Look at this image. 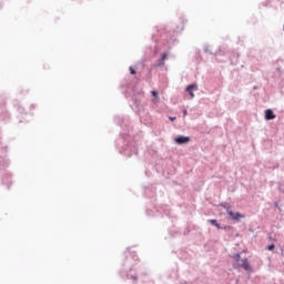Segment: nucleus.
Here are the masks:
<instances>
[{
	"instance_id": "nucleus-3",
	"label": "nucleus",
	"mask_w": 284,
	"mask_h": 284,
	"mask_svg": "<svg viewBox=\"0 0 284 284\" xmlns=\"http://www.w3.org/2000/svg\"><path fill=\"white\" fill-rule=\"evenodd\" d=\"M185 23H187V19L182 16L180 17V26L173 30L170 29V27H155V32L152 34V41H154V43L168 45V48L176 45L179 41L174 38V34H179L185 30Z\"/></svg>"
},
{
	"instance_id": "nucleus-28",
	"label": "nucleus",
	"mask_w": 284,
	"mask_h": 284,
	"mask_svg": "<svg viewBox=\"0 0 284 284\" xmlns=\"http://www.w3.org/2000/svg\"><path fill=\"white\" fill-rule=\"evenodd\" d=\"M191 230L190 227L187 226L185 230H184V236H187V234H190Z\"/></svg>"
},
{
	"instance_id": "nucleus-39",
	"label": "nucleus",
	"mask_w": 284,
	"mask_h": 284,
	"mask_svg": "<svg viewBox=\"0 0 284 284\" xmlns=\"http://www.w3.org/2000/svg\"><path fill=\"white\" fill-rule=\"evenodd\" d=\"M276 168H278V165H277V166H274V170H276Z\"/></svg>"
},
{
	"instance_id": "nucleus-26",
	"label": "nucleus",
	"mask_w": 284,
	"mask_h": 284,
	"mask_svg": "<svg viewBox=\"0 0 284 284\" xmlns=\"http://www.w3.org/2000/svg\"><path fill=\"white\" fill-rule=\"evenodd\" d=\"M172 187H181V184L176 181L171 182Z\"/></svg>"
},
{
	"instance_id": "nucleus-2",
	"label": "nucleus",
	"mask_w": 284,
	"mask_h": 284,
	"mask_svg": "<svg viewBox=\"0 0 284 284\" xmlns=\"http://www.w3.org/2000/svg\"><path fill=\"white\" fill-rule=\"evenodd\" d=\"M146 274V272H141L136 252L128 247L124 252V258L122 260V268L119 271L120 278H122V281H132L133 284H139V276Z\"/></svg>"
},
{
	"instance_id": "nucleus-17",
	"label": "nucleus",
	"mask_w": 284,
	"mask_h": 284,
	"mask_svg": "<svg viewBox=\"0 0 284 284\" xmlns=\"http://www.w3.org/2000/svg\"><path fill=\"white\" fill-rule=\"evenodd\" d=\"M265 250H267V252H273V254H280L278 250H276V244L274 243L268 244Z\"/></svg>"
},
{
	"instance_id": "nucleus-36",
	"label": "nucleus",
	"mask_w": 284,
	"mask_h": 284,
	"mask_svg": "<svg viewBox=\"0 0 284 284\" xmlns=\"http://www.w3.org/2000/svg\"><path fill=\"white\" fill-rule=\"evenodd\" d=\"M159 53V49L155 47L154 54Z\"/></svg>"
},
{
	"instance_id": "nucleus-25",
	"label": "nucleus",
	"mask_w": 284,
	"mask_h": 284,
	"mask_svg": "<svg viewBox=\"0 0 284 284\" xmlns=\"http://www.w3.org/2000/svg\"><path fill=\"white\" fill-rule=\"evenodd\" d=\"M129 72H130V74H132V75L136 74V68L130 67V68H129Z\"/></svg>"
},
{
	"instance_id": "nucleus-7",
	"label": "nucleus",
	"mask_w": 284,
	"mask_h": 284,
	"mask_svg": "<svg viewBox=\"0 0 284 284\" xmlns=\"http://www.w3.org/2000/svg\"><path fill=\"white\" fill-rule=\"evenodd\" d=\"M234 270H244L245 272H253L252 265L250 264V261L247 257L242 260V263H234L233 264Z\"/></svg>"
},
{
	"instance_id": "nucleus-33",
	"label": "nucleus",
	"mask_w": 284,
	"mask_h": 284,
	"mask_svg": "<svg viewBox=\"0 0 284 284\" xmlns=\"http://www.w3.org/2000/svg\"><path fill=\"white\" fill-rule=\"evenodd\" d=\"M19 123H28V120L20 119V120H19Z\"/></svg>"
},
{
	"instance_id": "nucleus-1",
	"label": "nucleus",
	"mask_w": 284,
	"mask_h": 284,
	"mask_svg": "<svg viewBox=\"0 0 284 284\" xmlns=\"http://www.w3.org/2000/svg\"><path fill=\"white\" fill-rule=\"evenodd\" d=\"M114 123L122 129L119 138L115 140L116 150L124 156H132L133 154H139L136 142L132 141V135H130V132L132 130V128L130 126V116L115 115Z\"/></svg>"
},
{
	"instance_id": "nucleus-8",
	"label": "nucleus",
	"mask_w": 284,
	"mask_h": 284,
	"mask_svg": "<svg viewBox=\"0 0 284 284\" xmlns=\"http://www.w3.org/2000/svg\"><path fill=\"white\" fill-rule=\"evenodd\" d=\"M173 141L175 145H187L192 138L190 135H176Z\"/></svg>"
},
{
	"instance_id": "nucleus-38",
	"label": "nucleus",
	"mask_w": 284,
	"mask_h": 284,
	"mask_svg": "<svg viewBox=\"0 0 284 284\" xmlns=\"http://www.w3.org/2000/svg\"><path fill=\"white\" fill-rule=\"evenodd\" d=\"M277 71L281 72V68H277Z\"/></svg>"
},
{
	"instance_id": "nucleus-35",
	"label": "nucleus",
	"mask_w": 284,
	"mask_h": 284,
	"mask_svg": "<svg viewBox=\"0 0 284 284\" xmlns=\"http://www.w3.org/2000/svg\"><path fill=\"white\" fill-rule=\"evenodd\" d=\"M34 108H37V105L36 104H31L30 110H34Z\"/></svg>"
},
{
	"instance_id": "nucleus-20",
	"label": "nucleus",
	"mask_w": 284,
	"mask_h": 284,
	"mask_svg": "<svg viewBox=\"0 0 284 284\" xmlns=\"http://www.w3.org/2000/svg\"><path fill=\"white\" fill-rule=\"evenodd\" d=\"M220 230H224V232H233L234 226H232V225H221Z\"/></svg>"
},
{
	"instance_id": "nucleus-15",
	"label": "nucleus",
	"mask_w": 284,
	"mask_h": 284,
	"mask_svg": "<svg viewBox=\"0 0 284 284\" xmlns=\"http://www.w3.org/2000/svg\"><path fill=\"white\" fill-rule=\"evenodd\" d=\"M13 108L17 110V112H19V114H26L28 115V113L26 112V109L23 106H21V102L16 101L13 103Z\"/></svg>"
},
{
	"instance_id": "nucleus-16",
	"label": "nucleus",
	"mask_w": 284,
	"mask_h": 284,
	"mask_svg": "<svg viewBox=\"0 0 284 284\" xmlns=\"http://www.w3.org/2000/svg\"><path fill=\"white\" fill-rule=\"evenodd\" d=\"M120 88H121L122 94H124V97H128V94H130V84L122 82L120 84Z\"/></svg>"
},
{
	"instance_id": "nucleus-19",
	"label": "nucleus",
	"mask_w": 284,
	"mask_h": 284,
	"mask_svg": "<svg viewBox=\"0 0 284 284\" xmlns=\"http://www.w3.org/2000/svg\"><path fill=\"white\" fill-rule=\"evenodd\" d=\"M220 207H223L226 211V214L232 211V205H230L227 202L220 203Z\"/></svg>"
},
{
	"instance_id": "nucleus-10",
	"label": "nucleus",
	"mask_w": 284,
	"mask_h": 284,
	"mask_svg": "<svg viewBox=\"0 0 284 284\" xmlns=\"http://www.w3.org/2000/svg\"><path fill=\"white\" fill-rule=\"evenodd\" d=\"M227 216L231 221H236V223H239V221H241V219H245V214L241 213V212H234V211H229Z\"/></svg>"
},
{
	"instance_id": "nucleus-11",
	"label": "nucleus",
	"mask_w": 284,
	"mask_h": 284,
	"mask_svg": "<svg viewBox=\"0 0 284 284\" xmlns=\"http://www.w3.org/2000/svg\"><path fill=\"white\" fill-rule=\"evenodd\" d=\"M194 90H199V84H196V82H193L185 87V92H187L191 99H194Z\"/></svg>"
},
{
	"instance_id": "nucleus-22",
	"label": "nucleus",
	"mask_w": 284,
	"mask_h": 284,
	"mask_svg": "<svg viewBox=\"0 0 284 284\" xmlns=\"http://www.w3.org/2000/svg\"><path fill=\"white\" fill-rule=\"evenodd\" d=\"M155 172L158 173V174H164V170H163V166H161V165H156L155 166Z\"/></svg>"
},
{
	"instance_id": "nucleus-34",
	"label": "nucleus",
	"mask_w": 284,
	"mask_h": 284,
	"mask_svg": "<svg viewBox=\"0 0 284 284\" xmlns=\"http://www.w3.org/2000/svg\"><path fill=\"white\" fill-rule=\"evenodd\" d=\"M183 116H187V109L183 110Z\"/></svg>"
},
{
	"instance_id": "nucleus-41",
	"label": "nucleus",
	"mask_w": 284,
	"mask_h": 284,
	"mask_svg": "<svg viewBox=\"0 0 284 284\" xmlns=\"http://www.w3.org/2000/svg\"><path fill=\"white\" fill-rule=\"evenodd\" d=\"M283 31H284V24H283Z\"/></svg>"
},
{
	"instance_id": "nucleus-40",
	"label": "nucleus",
	"mask_w": 284,
	"mask_h": 284,
	"mask_svg": "<svg viewBox=\"0 0 284 284\" xmlns=\"http://www.w3.org/2000/svg\"><path fill=\"white\" fill-rule=\"evenodd\" d=\"M253 90H256V87H254Z\"/></svg>"
},
{
	"instance_id": "nucleus-21",
	"label": "nucleus",
	"mask_w": 284,
	"mask_h": 284,
	"mask_svg": "<svg viewBox=\"0 0 284 284\" xmlns=\"http://www.w3.org/2000/svg\"><path fill=\"white\" fill-rule=\"evenodd\" d=\"M151 95L153 97V101H159V91L156 90L151 91Z\"/></svg>"
},
{
	"instance_id": "nucleus-18",
	"label": "nucleus",
	"mask_w": 284,
	"mask_h": 284,
	"mask_svg": "<svg viewBox=\"0 0 284 284\" xmlns=\"http://www.w3.org/2000/svg\"><path fill=\"white\" fill-rule=\"evenodd\" d=\"M207 223H210V225H212L213 227H216L217 230L221 229V223H219V220L216 219H210L207 220Z\"/></svg>"
},
{
	"instance_id": "nucleus-24",
	"label": "nucleus",
	"mask_w": 284,
	"mask_h": 284,
	"mask_svg": "<svg viewBox=\"0 0 284 284\" xmlns=\"http://www.w3.org/2000/svg\"><path fill=\"white\" fill-rule=\"evenodd\" d=\"M276 185H277V190H278V192H281V193L283 194V192H284L283 183L277 182V183H276Z\"/></svg>"
},
{
	"instance_id": "nucleus-32",
	"label": "nucleus",
	"mask_w": 284,
	"mask_h": 284,
	"mask_svg": "<svg viewBox=\"0 0 284 284\" xmlns=\"http://www.w3.org/2000/svg\"><path fill=\"white\" fill-rule=\"evenodd\" d=\"M281 256H284V248L283 246H280Z\"/></svg>"
},
{
	"instance_id": "nucleus-42",
	"label": "nucleus",
	"mask_w": 284,
	"mask_h": 284,
	"mask_svg": "<svg viewBox=\"0 0 284 284\" xmlns=\"http://www.w3.org/2000/svg\"><path fill=\"white\" fill-rule=\"evenodd\" d=\"M171 236H174V234H172Z\"/></svg>"
},
{
	"instance_id": "nucleus-27",
	"label": "nucleus",
	"mask_w": 284,
	"mask_h": 284,
	"mask_svg": "<svg viewBox=\"0 0 284 284\" xmlns=\"http://www.w3.org/2000/svg\"><path fill=\"white\" fill-rule=\"evenodd\" d=\"M272 0H266V1H264V2H262V6H264L265 8H267V6H270V2H271Z\"/></svg>"
},
{
	"instance_id": "nucleus-37",
	"label": "nucleus",
	"mask_w": 284,
	"mask_h": 284,
	"mask_svg": "<svg viewBox=\"0 0 284 284\" xmlns=\"http://www.w3.org/2000/svg\"><path fill=\"white\" fill-rule=\"evenodd\" d=\"M1 8H3V4L0 3V10H1Z\"/></svg>"
},
{
	"instance_id": "nucleus-29",
	"label": "nucleus",
	"mask_w": 284,
	"mask_h": 284,
	"mask_svg": "<svg viewBox=\"0 0 284 284\" xmlns=\"http://www.w3.org/2000/svg\"><path fill=\"white\" fill-rule=\"evenodd\" d=\"M195 57H199V59H201V50L195 51Z\"/></svg>"
},
{
	"instance_id": "nucleus-30",
	"label": "nucleus",
	"mask_w": 284,
	"mask_h": 284,
	"mask_svg": "<svg viewBox=\"0 0 284 284\" xmlns=\"http://www.w3.org/2000/svg\"><path fill=\"white\" fill-rule=\"evenodd\" d=\"M169 120L174 123V121H176V116H169Z\"/></svg>"
},
{
	"instance_id": "nucleus-5",
	"label": "nucleus",
	"mask_w": 284,
	"mask_h": 284,
	"mask_svg": "<svg viewBox=\"0 0 284 284\" xmlns=\"http://www.w3.org/2000/svg\"><path fill=\"white\" fill-rule=\"evenodd\" d=\"M132 90V104L131 108L138 116H140V122L144 123V125H150V111L148 110V104L143 103L141 99H143V90L136 91L134 88Z\"/></svg>"
},
{
	"instance_id": "nucleus-31",
	"label": "nucleus",
	"mask_w": 284,
	"mask_h": 284,
	"mask_svg": "<svg viewBox=\"0 0 284 284\" xmlns=\"http://www.w3.org/2000/svg\"><path fill=\"white\" fill-rule=\"evenodd\" d=\"M150 74H152V68H148V74H146V77H150Z\"/></svg>"
},
{
	"instance_id": "nucleus-14",
	"label": "nucleus",
	"mask_w": 284,
	"mask_h": 284,
	"mask_svg": "<svg viewBox=\"0 0 284 284\" xmlns=\"http://www.w3.org/2000/svg\"><path fill=\"white\" fill-rule=\"evenodd\" d=\"M204 53L210 54L211 57H219V54H221V50L212 52V50H210V44H205L204 45Z\"/></svg>"
},
{
	"instance_id": "nucleus-23",
	"label": "nucleus",
	"mask_w": 284,
	"mask_h": 284,
	"mask_svg": "<svg viewBox=\"0 0 284 284\" xmlns=\"http://www.w3.org/2000/svg\"><path fill=\"white\" fill-rule=\"evenodd\" d=\"M235 263H240L241 262V252L236 253L234 256H233Z\"/></svg>"
},
{
	"instance_id": "nucleus-12",
	"label": "nucleus",
	"mask_w": 284,
	"mask_h": 284,
	"mask_svg": "<svg viewBox=\"0 0 284 284\" xmlns=\"http://www.w3.org/2000/svg\"><path fill=\"white\" fill-rule=\"evenodd\" d=\"M168 59V52H163L161 54V58L156 60L154 64H152V68H161L162 65H165V60Z\"/></svg>"
},
{
	"instance_id": "nucleus-9",
	"label": "nucleus",
	"mask_w": 284,
	"mask_h": 284,
	"mask_svg": "<svg viewBox=\"0 0 284 284\" xmlns=\"http://www.w3.org/2000/svg\"><path fill=\"white\" fill-rule=\"evenodd\" d=\"M0 121L8 123L10 121V113L6 109V104L0 103Z\"/></svg>"
},
{
	"instance_id": "nucleus-4",
	"label": "nucleus",
	"mask_w": 284,
	"mask_h": 284,
	"mask_svg": "<svg viewBox=\"0 0 284 284\" xmlns=\"http://www.w3.org/2000/svg\"><path fill=\"white\" fill-rule=\"evenodd\" d=\"M154 194L155 190L153 185L144 186V196L151 199L150 202L146 203V216H159V214L162 216H170V209H168V205H156V197H154Z\"/></svg>"
},
{
	"instance_id": "nucleus-13",
	"label": "nucleus",
	"mask_w": 284,
	"mask_h": 284,
	"mask_svg": "<svg viewBox=\"0 0 284 284\" xmlns=\"http://www.w3.org/2000/svg\"><path fill=\"white\" fill-rule=\"evenodd\" d=\"M264 119L265 121H274V119H276V113H274V110L272 109H266L264 111Z\"/></svg>"
},
{
	"instance_id": "nucleus-6",
	"label": "nucleus",
	"mask_w": 284,
	"mask_h": 284,
	"mask_svg": "<svg viewBox=\"0 0 284 284\" xmlns=\"http://www.w3.org/2000/svg\"><path fill=\"white\" fill-rule=\"evenodd\" d=\"M7 168H10V160L8 156H0V176H2V185H7V190H10V185H12V173L7 172Z\"/></svg>"
}]
</instances>
